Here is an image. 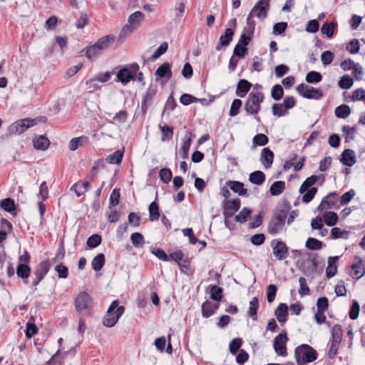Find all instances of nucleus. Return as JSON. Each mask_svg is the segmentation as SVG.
<instances>
[{
    "instance_id": "1",
    "label": "nucleus",
    "mask_w": 365,
    "mask_h": 365,
    "mask_svg": "<svg viewBox=\"0 0 365 365\" xmlns=\"http://www.w3.org/2000/svg\"><path fill=\"white\" fill-rule=\"evenodd\" d=\"M264 98V94L262 92H251L244 106V109L247 113L254 115L258 122L260 121V118L257 116V114L260 110L261 103L263 102Z\"/></svg>"
},
{
    "instance_id": "2",
    "label": "nucleus",
    "mask_w": 365,
    "mask_h": 365,
    "mask_svg": "<svg viewBox=\"0 0 365 365\" xmlns=\"http://www.w3.org/2000/svg\"><path fill=\"white\" fill-rule=\"evenodd\" d=\"M294 356L298 365H304L315 361L317 352L311 346L303 344L295 349Z\"/></svg>"
},
{
    "instance_id": "3",
    "label": "nucleus",
    "mask_w": 365,
    "mask_h": 365,
    "mask_svg": "<svg viewBox=\"0 0 365 365\" xmlns=\"http://www.w3.org/2000/svg\"><path fill=\"white\" fill-rule=\"evenodd\" d=\"M288 215L289 212L286 209L277 210L269 222L267 227L269 233L276 235L282 231Z\"/></svg>"
},
{
    "instance_id": "4",
    "label": "nucleus",
    "mask_w": 365,
    "mask_h": 365,
    "mask_svg": "<svg viewBox=\"0 0 365 365\" xmlns=\"http://www.w3.org/2000/svg\"><path fill=\"white\" fill-rule=\"evenodd\" d=\"M118 300H114L108 309L106 314L103 318V324L107 327H113L125 311L123 306L118 307Z\"/></svg>"
},
{
    "instance_id": "5",
    "label": "nucleus",
    "mask_w": 365,
    "mask_h": 365,
    "mask_svg": "<svg viewBox=\"0 0 365 365\" xmlns=\"http://www.w3.org/2000/svg\"><path fill=\"white\" fill-rule=\"evenodd\" d=\"M139 71V66L136 63H133L128 66L121 68L117 73L116 81L120 82L123 85H127Z\"/></svg>"
},
{
    "instance_id": "6",
    "label": "nucleus",
    "mask_w": 365,
    "mask_h": 365,
    "mask_svg": "<svg viewBox=\"0 0 365 365\" xmlns=\"http://www.w3.org/2000/svg\"><path fill=\"white\" fill-rule=\"evenodd\" d=\"M144 15L140 11H135L128 18V24H126L120 33V37H125L128 34L131 33L134 29L139 26L143 21Z\"/></svg>"
},
{
    "instance_id": "7",
    "label": "nucleus",
    "mask_w": 365,
    "mask_h": 365,
    "mask_svg": "<svg viewBox=\"0 0 365 365\" xmlns=\"http://www.w3.org/2000/svg\"><path fill=\"white\" fill-rule=\"evenodd\" d=\"M269 2L270 0H259L255 4L248 16L252 19L254 16H256L259 19L263 21L267 16V13L270 7Z\"/></svg>"
},
{
    "instance_id": "8",
    "label": "nucleus",
    "mask_w": 365,
    "mask_h": 365,
    "mask_svg": "<svg viewBox=\"0 0 365 365\" xmlns=\"http://www.w3.org/2000/svg\"><path fill=\"white\" fill-rule=\"evenodd\" d=\"M35 125L34 119L24 118L12 123L8 129L9 135H20L25 132L29 128Z\"/></svg>"
},
{
    "instance_id": "9",
    "label": "nucleus",
    "mask_w": 365,
    "mask_h": 365,
    "mask_svg": "<svg viewBox=\"0 0 365 365\" xmlns=\"http://www.w3.org/2000/svg\"><path fill=\"white\" fill-rule=\"evenodd\" d=\"M92 297L85 292H80L75 299V308L78 312H89L91 308Z\"/></svg>"
},
{
    "instance_id": "10",
    "label": "nucleus",
    "mask_w": 365,
    "mask_h": 365,
    "mask_svg": "<svg viewBox=\"0 0 365 365\" xmlns=\"http://www.w3.org/2000/svg\"><path fill=\"white\" fill-rule=\"evenodd\" d=\"M288 341L287 332L282 330L274 339L273 346L276 354L279 356H285L287 354L286 344Z\"/></svg>"
},
{
    "instance_id": "11",
    "label": "nucleus",
    "mask_w": 365,
    "mask_h": 365,
    "mask_svg": "<svg viewBox=\"0 0 365 365\" xmlns=\"http://www.w3.org/2000/svg\"><path fill=\"white\" fill-rule=\"evenodd\" d=\"M272 253L277 259L282 261L287 257L289 248L284 242L272 240Z\"/></svg>"
},
{
    "instance_id": "12",
    "label": "nucleus",
    "mask_w": 365,
    "mask_h": 365,
    "mask_svg": "<svg viewBox=\"0 0 365 365\" xmlns=\"http://www.w3.org/2000/svg\"><path fill=\"white\" fill-rule=\"evenodd\" d=\"M51 264L48 260L41 262L36 267L34 274V278L32 281V285L36 287L43 279L44 276L48 272Z\"/></svg>"
},
{
    "instance_id": "13",
    "label": "nucleus",
    "mask_w": 365,
    "mask_h": 365,
    "mask_svg": "<svg viewBox=\"0 0 365 365\" xmlns=\"http://www.w3.org/2000/svg\"><path fill=\"white\" fill-rule=\"evenodd\" d=\"M338 196L335 192H331L324 197L318 206L317 209L319 211L324 210L331 209L334 207L337 202Z\"/></svg>"
},
{
    "instance_id": "14",
    "label": "nucleus",
    "mask_w": 365,
    "mask_h": 365,
    "mask_svg": "<svg viewBox=\"0 0 365 365\" xmlns=\"http://www.w3.org/2000/svg\"><path fill=\"white\" fill-rule=\"evenodd\" d=\"M234 34V29L230 28L226 29L224 34L220 37L219 43L215 47L216 50L220 51L222 47H227L229 46L230 42L232 41Z\"/></svg>"
},
{
    "instance_id": "15",
    "label": "nucleus",
    "mask_w": 365,
    "mask_h": 365,
    "mask_svg": "<svg viewBox=\"0 0 365 365\" xmlns=\"http://www.w3.org/2000/svg\"><path fill=\"white\" fill-rule=\"evenodd\" d=\"M340 161L344 165L353 166L356 162L355 152L351 149H345L341 153Z\"/></svg>"
},
{
    "instance_id": "16",
    "label": "nucleus",
    "mask_w": 365,
    "mask_h": 365,
    "mask_svg": "<svg viewBox=\"0 0 365 365\" xmlns=\"http://www.w3.org/2000/svg\"><path fill=\"white\" fill-rule=\"evenodd\" d=\"M356 262L351 265L352 272L351 276L354 279H359L365 274L364 268L363 267V260L360 257H355Z\"/></svg>"
},
{
    "instance_id": "17",
    "label": "nucleus",
    "mask_w": 365,
    "mask_h": 365,
    "mask_svg": "<svg viewBox=\"0 0 365 365\" xmlns=\"http://www.w3.org/2000/svg\"><path fill=\"white\" fill-rule=\"evenodd\" d=\"M274 159V153L269 148L262 150L260 161L265 168L271 167Z\"/></svg>"
},
{
    "instance_id": "18",
    "label": "nucleus",
    "mask_w": 365,
    "mask_h": 365,
    "mask_svg": "<svg viewBox=\"0 0 365 365\" xmlns=\"http://www.w3.org/2000/svg\"><path fill=\"white\" fill-rule=\"evenodd\" d=\"M218 307V303H212L210 301H206L202 304V314L204 317L208 318L215 313Z\"/></svg>"
},
{
    "instance_id": "19",
    "label": "nucleus",
    "mask_w": 365,
    "mask_h": 365,
    "mask_svg": "<svg viewBox=\"0 0 365 365\" xmlns=\"http://www.w3.org/2000/svg\"><path fill=\"white\" fill-rule=\"evenodd\" d=\"M155 75L159 78L170 79L172 77L171 67L169 63L165 62L156 70Z\"/></svg>"
},
{
    "instance_id": "20",
    "label": "nucleus",
    "mask_w": 365,
    "mask_h": 365,
    "mask_svg": "<svg viewBox=\"0 0 365 365\" xmlns=\"http://www.w3.org/2000/svg\"><path fill=\"white\" fill-rule=\"evenodd\" d=\"M227 185L234 192L240 196H245L247 193V189L244 187V184L239 181L229 180Z\"/></svg>"
},
{
    "instance_id": "21",
    "label": "nucleus",
    "mask_w": 365,
    "mask_h": 365,
    "mask_svg": "<svg viewBox=\"0 0 365 365\" xmlns=\"http://www.w3.org/2000/svg\"><path fill=\"white\" fill-rule=\"evenodd\" d=\"M277 320L280 323H284L287 321L288 316V307L286 304L280 303L274 312Z\"/></svg>"
},
{
    "instance_id": "22",
    "label": "nucleus",
    "mask_w": 365,
    "mask_h": 365,
    "mask_svg": "<svg viewBox=\"0 0 365 365\" xmlns=\"http://www.w3.org/2000/svg\"><path fill=\"white\" fill-rule=\"evenodd\" d=\"M33 144L36 149L45 150L50 144L49 140L44 135H39L33 139Z\"/></svg>"
},
{
    "instance_id": "23",
    "label": "nucleus",
    "mask_w": 365,
    "mask_h": 365,
    "mask_svg": "<svg viewBox=\"0 0 365 365\" xmlns=\"http://www.w3.org/2000/svg\"><path fill=\"white\" fill-rule=\"evenodd\" d=\"M252 87V83L245 79L239 81L237 86L236 94L242 98L250 91Z\"/></svg>"
},
{
    "instance_id": "24",
    "label": "nucleus",
    "mask_w": 365,
    "mask_h": 365,
    "mask_svg": "<svg viewBox=\"0 0 365 365\" xmlns=\"http://www.w3.org/2000/svg\"><path fill=\"white\" fill-rule=\"evenodd\" d=\"M31 268L27 264L20 263L16 268L17 276L21 278L25 283H27V279L30 275Z\"/></svg>"
},
{
    "instance_id": "25",
    "label": "nucleus",
    "mask_w": 365,
    "mask_h": 365,
    "mask_svg": "<svg viewBox=\"0 0 365 365\" xmlns=\"http://www.w3.org/2000/svg\"><path fill=\"white\" fill-rule=\"evenodd\" d=\"M249 180L255 185H260L265 180V175L263 172L257 170L250 175Z\"/></svg>"
},
{
    "instance_id": "26",
    "label": "nucleus",
    "mask_w": 365,
    "mask_h": 365,
    "mask_svg": "<svg viewBox=\"0 0 365 365\" xmlns=\"http://www.w3.org/2000/svg\"><path fill=\"white\" fill-rule=\"evenodd\" d=\"M259 307V301L257 297H255L250 302V307L248 310L249 316L254 320L257 319V309Z\"/></svg>"
},
{
    "instance_id": "27",
    "label": "nucleus",
    "mask_w": 365,
    "mask_h": 365,
    "mask_svg": "<svg viewBox=\"0 0 365 365\" xmlns=\"http://www.w3.org/2000/svg\"><path fill=\"white\" fill-rule=\"evenodd\" d=\"M285 189V182L284 181H276L272 184L269 192L272 195L277 196L282 194Z\"/></svg>"
},
{
    "instance_id": "28",
    "label": "nucleus",
    "mask_w": 365,
    "mask_h": 365,
    "mask_svg": "<svg viewBox=\"0 0 365 365\" xmlns=\"http://www.w3.org/2000/svg\"><path fill=\"white\" fill-rule=\"evenodd\" d=\"M317 180L318 177L314 175L307 178L301 185L299 192L301 194L305 192L308 189L312 187V186L317 182Z\"/></svg>"
},
{
    "instance_id": "29",
    "label": "nucleus",
    "mask_w": 365,
    "mask_h": 365,
    "mask_svg": "<svg viewBox=\"0 0 365 365\" xmlns=\"http://www.w3.org/2000/svg\"><path fill=\"white\" fill-rule=\"evenodd\" d=\"M323 96V93L320 89L308 86V90L307 91L306 95H304V98L307 99L319 100Z\"/></svg>"
},
{
    "instance_id": "30",
    "label": "nucleus",
    "mask_w": 365,
    "mask_h": 365,
    "mask_svg": "<svg viewBox=\"0 0 365 365\" xmlns=\"http://www.w3.org/2000/svg\"><path fill=\"white\" fill-rule=\"evenodd\" d=\"M351 113L349 106L346 104H342L336 108L334 110L335 115L340 118H346Z\"/></svg>"
},
{
    "instance_id": "31",
    "label": "nucleus",
    "mask_w": 365,
    "mask_h": 365,
    "mask_svg": "<svg viewBox=\"0 0 365 365\" xmlns=\"http://www.w3.org/2000/svg\"><path fill=\"white\" fill-rule=\"evenodd\" d=\"M105 264V256L103 254H98L92 260L91 265L95 271H100Z\"/></svg>"
},
{
    "instance_id": "32",
    "label": "nucleus",
    "mask_w": 365,
    "mask_h": 365,
    "mask_svg": "<svg viewBox=\"0 0 365 365\" xmlns=\"http://www.w3.org/2000/svg\"><path fill=\"white\" fill-rule=\"evenodd\" d=\"M114 41V38L110 36H106L98 39L95 45L102 52L103 50L108 48L111 41Z\"/></svg>"
},
{
    "instance_id": "33",
    "label": "nucleus",
    "mask_w": 365,
    "mask_h": 365,
    "mask_svg": "<svg viewBox=\"0 0 365 365\" xmlns=\"http://www.w3.org/2000/svg\"><path fill=\"white\" fill-rule=\"evenodd\" d=\"M324 223L328 226H334L338 221V215L334 212H326L323 215Z\"/></svg>"
},
{
    "instance_id": "34",
    "label": "nucleus",
    "mask_w": 365,
    "mask_h": 365,
    "mask_svg": "<svg viewBox=\"0 0 365 365\" xmlns=\"http://www.w3.org/2000/svg\"><path fill=\"white\" fill-rule=\"evenodd\" d=\"M123 157V151L118 150L111 155H108L106 160L110 164H119L121 163Z\"/></svg>"
},
{
    "instance_id": "35",
    "label": "nucleus",
    "mask_w": 365,
    "mask_h": 365,
    "mask_svg": "<svg viewBox=\"0 0 365 365\" xmlns=\"http://www.w3.org/2000/svg\"><path fill=\"white\" fill-rule=\"evenodd\" d=\"M349 232L345 230H341L339 227H334L331 230V239H348Z\"/></svg>"
},
{
    "instance_id": "36",
    "label": "nucleus",
    "mask_w": 365,
    "mask_h": 365,
    "mask_svg": "<svg viewBox=\"0 0 365 365\" xmlns=\"http://www.w3.org/2000/svg\"><path fill=\"white\" fill-rule=\"evenodd\" d=\"M252 210L250 208L244 207L235 217L236 222L245 223L250 218Z\"/></svg>"
},
{
    "instance_id": "37",
    "label": "nucleus",
    "mask_w": 365,
    "mask_h": 365,
    "mask_svg": "<svg viewBox=\"0 0 365 365\" xmlns=\"http://www.w3.org/2000/svg\"><path fill=\"white\" fill-rule=\"evenodd\" d=\"M305 246L311 250H319L322 247V242L317 239L309 237L306 241Z\"/></svg>"
},
{
    "instance_id": "38",
    "label": "nucleus",
    "mask_w": 365,
    "mask_h": 365,
    "mask_svg": "<svg viewBox=\"0 0 365 365\" xmlns=\"http://www.w3.org/2000/svg\"><path fill=\"white\" fill-rule=\"evenodd\" d=\"M336 24L334 22L324 23L322 28L321 31L323 34H325L328 38H331L334 35Z\"/></svg>"
},
{
    "instance_id": "39",
    "label": "nucleus",
    "mask_w": 365,
    "mask_h": 365,
    "mask_svg": "<svg viewBox=\"0 0 365 365\" xmlns=\"http://www.w3.org/2000/svg\"><path fill=\"white\" fill-rule=\"evenodd\" d=\"M149 217L151 221L158 220L160 217L159 207L155 202L149 205Z\"/></svg>"
},
{
    "instance_id": "40",
    "label": "nucleus",
    "mask_w": 365,
    "mask_h": 365,
    "mask_svg": "<svg viewBox=\"0 0 365 365\" xmlns=\"http://www.w3.org/2000/svg\"><path fill=\"white\" fill-rule=\"evenodd\" d=\"M322 76L320 73L314 71L309 72L305 78V80L309 83H317L322 81Z\"/></svg>"
},
{
    "instance_id": "41",
    "label": "nucleus",
    "mask_w": 365,
    "mask_h": 365,
    "mask_svg": "<svg viewBox=\"0 0 365 365\" xmlns=\"http://www.w3.org/2000/svg\"><path fill=\"white\" fill-rule=\"evenodd\" d=\"M342 336L341 327L339 324H335L331 329V341L340 343Z\"/></svg>"
},
{
    "instance_id": "42",
    "label": "nucleus",
    "mask_w": 365,
    "mask_h": 365,
    "mask_svg": "<svg viewBox=\"0 0 365 365\" xmlns=\"http://www.w3.org/2000/svg\"><path fill=\"white\" fill-rule=\"evenodd\" d=\"M240 200L239 198H236L232 200L225 201L224 207L235 212L240 209Z\"/></svg>"
},
{
    "instance_id": "43",
    "label": "nucleus",
    "mask_w": 365,
    "mask_h": 365,
    "mask_svg": "<svg viewBox=\"0 0 365 365\" xmlns=\"http://www.w3.org/2000/svg\"><path fill=\"white\" fill-rule=\"evenodd\" d=\"M101 53V51L96 47L95 44L87 47L86 56L89 60H93L96 58H97L100 54Z\"/></svg>"
},
{
    "instance_id": "44",
    "label": "nucleus",
    "mask_w": 365,
    "mask_h": 365,
    "mask_svg": "<svg viewBox=\"0 0 365 365\" xmlns=\"http://www.w3.org/2000/svg\"><path fill=\"white\" fill-rule=\"evenodd\" d=\"M222 289L217 285H212L210 287V297L212 299L219 302L222 298Z\"/></svg>"
},
{
    "instance_id": "45",
    "label": "nucleus",
    "mask_w": 365,
    "mask_h": 365,
    "mask_svg": "<svg viewBox=\"0 0 365 365\" xmlns=\"http://www.w3.org/2000/svg\"><path fill=\"white\" fill-rule=\"evenodd\" d=\"M130 240L134 247H141L145 244L144 237L140 232H134L130 236Z\"/></svg>"
},
{
    "instance_id": "46",
    "label": "nucleus",
    "mask_w": 365,
    "mask_h": 365,
    "mask_svg": "<svg viewBox=\"0 0 365 365\" xmlns=\"http://www.w3.org/2000/svg\"><path fill=\"white\" fill-rule=\"evenodd\" d=\"M101 236L98 234L92 235L87 240L86 244L90 248H96L101 243Z\"/></svg>"
},
{
    "instance_id": "47",
    "label": "nucleus",
    "mask_w": 365,
    "mask_h": 365,
    "mask_svg": "<svg viewBox=\"0 0 365 365\" xmlns=\"http://www.w3.org/2000/svg\"><path fill=\"white\" fill-rule=\"evenodd\" d=\"M255 29V22L252 18L247 16V24L243 29L242 33H246L247 34L252 36Z\"/></svg>"
},
{
    "instance_id": "48",
    "label": "nucleus",
    "mask_w": 365,
    "mask_h": 365,
    "mask_svg": "<svg viewBox=\"0 0 365 365\" xmlns=\"http://www.w3.org/2000/svg\"><path fill=\"white\" fill-rule=\"evenodd\" d=\"M284 94V91L281 85H274L271 91V96L275 101L280 100Z\"/></svg>"
},
{
    "instance_id": "49",
    "label": "nucleus",
    "mask_w": 365,
    "mask_h": 365,
    "mask_svg": "<svg viewBox=\"0 0 365 365\" xmlns=\"http://www.w3.org/2000/svg\"><path fill=\"white\" fill-rule=\"evenodd\" d=\"M353 85V79L348 75L343 76L339 81V86L343 89H349Z\"/></svg>"
},
{
    "instance_id": "50",
    "label": "nucleus",
    "mask_w": 365,
    "mask_h": 365,
    "mask_svg": "<svg viewBox=\"0 0 365 365\" xmlns=\"http://www.w3.org/2000/svg\"><path fill=\"white\" fill-rule=\"evenodd\" d=\"M242 105V102L240 99H235L231 105L229 114L230 116H236L239 113L240 108Z\"/></svg>"
},
{
    "instance_id": "51",
    "label": "nucleus",
    "mask_w": 365,
    "mask_h": 365,
    "mask_svg": "<svg viewBox=\"0 0 365 365\" xmlns=\"http://www.w3.org/2000/svg\"><path fill=\"white\" fill-rule=\"evenodd\" d=\"M156 91L155 89L152 88L151 86H150L145 95L143 96V99L142 101V108H146L147 107V103L151 101L153 96L155 95Z\"/></svg>"
},
{
    "instance_id": "52",
    "label": "nucleus",
    "mask_w": 365,
    "mask_h": 365,
    "mask_svg": "<svg viewBox=\"0 0 365 365\" xmlns=\"http://www.w3.org/2000/svg\"><path fill=\"white\" fill-rule=\"evenodd\" d=\"M317 192V187H311L308 189L305 192H304L302 196V202L304 203H308L312 200L314 195Z\"/></svg>"
},
{
    "instance_id": "53",
    "label": "nucleus",
    "mask_w": 365,
    "mask_h": 365,
    "mask_svg": "<svg viewBox=\"0 0 365 365\" xmlns=\"http://www.w3.org/2000/svg\"><path fill=\"white\" fill-rule=\"evenodd\" d=\"M0 205L2 209L7 212H12L15 210L14 201L10 198H6L1 201Z\"/></svg>"
},
{
    "instance_id": "54",
    "label": "nucleus",
    "mask_w": 365,
    "mask_h": 365,
    "mask_svg": "<svg viewBox=\"0 0 365 365\" xmlns=\"http://www.w3.org/2000/svg\"><path fill=\"white\" fill-rule=\"evenodd\" d=\"M242 340L240 338L232 339L229 345L230 351L232 354H235L242 346Z\"/></svg>"
},
{
    "instance_id": "55",
    "label": "nucleus",
    "mask_w": 365,
    "mask_h": 365,
    "mask_svg": "<svg viewBox=\"0 0 365 365\" xmlns=\"http://www.w3.org/2000/svg\"><path fill=\"white\" fill-rule=\"evenodd\" d=\"M300 288L299 289V294L302 297L307 295L309 294V288L307 284V280L304 277H299V279Z\"/></svg>"
},
{
    "instance_id": "56",
    "label": "nucleus",
    "mask_w": 365,
    "mask_h": 365,
    "mask_svg": "<svg viewBox=\"0 0 365 365\" xmlns=\"http://www.w3.org/2000/svg\"><path fill=\"white\" fill-rule=\"evenodd\" d=\"M120 200V191L118 189H114L110 196L109 200V208L111 209L113 207L117 205Z\"/></svg>"
},
{
    "instance_id": "57",
    "label": "nucleus",
    "mask_w": 365,
    "mask_h": 365,
    "mask_svg": "<svg viewBox=\"0 0 365 365\" xmlns=\"http://www.w3.org/2000/svg\"><path fill=\"white\" fill-rule=\"evenodd\" d=\"M268 141L269 139L267 136L262 133L257 134L253 138L254 145L263 146L265 145Z\"/></svg>"
},
{
    "instance_id": "58",
    "label": "nucleus",
    "mask_w": 365,
    "mask_h": 365,
    "mask_svg": "<svg viewBox=\"0 0 365 365\" xmlns=\"http://www.w3.org/2000/svg\"><path fill=\"white\" fill-rule=\"evenodd\" d=\"M162 131V140H170L173 138V128L170 127L168 125H164L161 127Z\"/></svg>"
},
{
    "instance_id": "59",
    "label": "nucleus",
    "mask_w": 365,
    "mask_h": 365,
    "mask_svg": "<svg viewBox=\"0 0 365 365\" xmlns=\"http://www.w3.org/2000/svg\"><path fill=\"white\" fill-rule=\"evenodd\" d=\"M55 271L58 273L59 278L66 279L68 275V267L62 263H59L55 267Z\"/></svg>"
},
{
    "instance_id": "60",
    "label": "nucleus",
    "mask_w": 365,
    "mask_h": 365,
    "mask_svg": "<svg viewBox=\"0 0 365 365\" xmlns=\"http://www.w3.org/2000/svg\"><path fill=\"white\" fill-rule=\"evenodd\" d=\"M159 175H160V180L164 183H166V184L168 183L172 179V172L168 168H162L160 170Z\"/></svg>"
},
{
    "instance_id": "61",
    "label": "nucleus",
    "mask_w": 365,
    "mask_h": 365,
    "mask_svg": "<svg viewBox=\"0 0 365 365\" xmlns=\"http://www.w3.org/2000/svg\"><path fill=\"white\" fill-rule=\"evenodd\" d=\"M272 113L274 115L280 117L286 114L287 109L283 104L274 103L272 106Z\"/></svg>"
},
{
    "instance_id": "62",
    "label": "nucleus",
    "mask_w": 365,
    "mask_h": 365,
    "mask_svg": "<svg viewBox=\"0 0 365 365\" xmlns=\"http://www.w3.org/2000/svg\"><path fill=\"white\" fill-rule=\"evenodd\" d=\"M277 291V286L274 284H269L267 289V299L269 303H272L276 297Z\"/></svg>"
},
{
    "instance_id": "63",
    "label": "nucleus",
    "mask_w": 365,
    "mask_h": 365,
    "mask_svg": "<svg viewBox=\"0 0 365 365\" xmlns=\"http://www.w3.org/2000/svg\"><path fill=\"white\" fill-rule=\"evenodd\" d=\"M334 58V54L330 51H325L322 53L321 60L324 66L330 64Z\"/></svg>"
},
{
    "instance_id": "64",
    "label": "nucleus",
    "mask_w": 365,
    "mask_h": 365,
    "mask_svg": "<svg viewBox=\"0 0 365 365\" xmlns=\"http://www.w3.org/2000/svg\"><path fill=\"white\" fill-rule=\"evenodd\" d=\"M356 192L354 190H350L344 193L340 197V203L342 205H347L351 199L354 197Z\"/></svg>"
}]
</instances>
